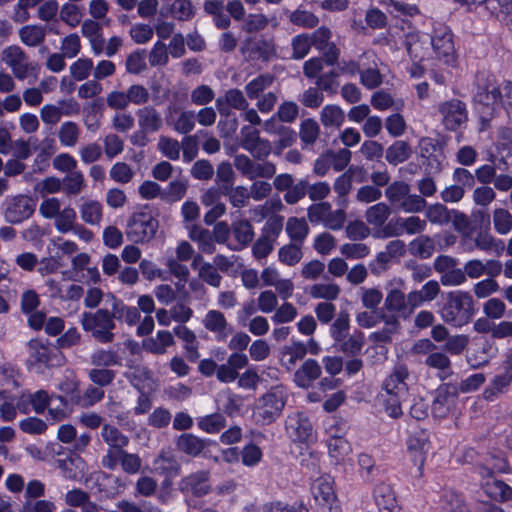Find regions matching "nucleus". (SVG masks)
Masks as SVG:
<instances>
[{"label": "nucleus", "mask_w": 512, "mask_h": 512, "mask_svg": "<svg viewBox=\"0 0 512 512\" xmlns=\"http://www.w3.org/2000/svg\"><path fill=\"white\" fill-rule=\"evenodd\" d=\"M439 313L445 323L454 327H463L474 317V299L467 291H450L446 294Z\"/></svg>", "instance_id": "1"}, {"label": "nucleus", "mask_w": 512, "mask_h": 512, "mask_svg": "<svg viewBox=\"0 0 512 512\" xmlns=\"http://www.w3.org/2000/svg\"><path fill=\"white\" fill-rule=\"evenodd\" d=\"M287 400L288 393L284 385L272 386L255 401L252 414L255 423L260 426L274 423L281 416Z\"/></svg>", "instance_id": "2"}, {"label": "nucleus", "mask_w": 512, "mask_h": 512, "mask_svg": "<svg viewBox=\"0 0 512 512\" xmlns=\"http://www.w3.org/2000/svg\"><path fill=\"white\" fill-rule=\"evenodd\" d=\"M159 222L148 205L134 211L126 225V236L135 244L150 242L156 235Z\"/></svg>", "instance_id": "3"}, {"label": "nucleus", "mask_w": 512, "mask_h": 512, "mask_svg": "<svg viewBox=\"0 0 512 512\" xmlns=\"http://www.w3.org/2000/svg\"><path fill=\"white\" fill-rule=\"evenodd\" d=\"M80 324L82 329L90 333L99 343L108 344L115 339L113 330L116 328V324L111 319L108 309L99 308L95 312H83L80 316Z\"/></svg>", "instance_id": "4"}, {"label": "nucleus", "mask_w": 512, "mask_h": 512, "mask_svg": "<svg viewBox=\"0 0 512 512\" xmlns=\"http://www.w3.org/2000/svg\"><path fill=\"white\" fill-rule=\"evenodd\" d=\"M29 357L27 366L29 370L43 373L46 368L59 367L64 362V355L60 350L44 343L39 339L28 342Z\"/></svg>", "instance_id": "5"}, {"label": "nucleus", "mask_w": 512, "mask_h": 512, "mask_svg": "<svg viewBox=\"0 0 512 512\" xmlns=\"http://www.w3.org/2000/svg\"><path fill=\"white\" fill-rule=\"evenodd\" d=\"M37 200L26 194L7 195L1 211L5 222L19 225L30 219L36 210Z\"/></svg>", "instance_id": "6"}, {"label": "nucleus", "mask_w": 512, "mask_h": 512, "mask_svg": "<svg viewBox=\"0 0 512 512\" xmlns=\"http://www.w3.org/2000/svg\"><path fill=\"white\" fill-rule=\"evenodd\" d=\"M333 484L334 481L328 474L320 475L312 484L311 491L317 512H342Z\"/></svg>", "instance_id": "7"}, {"label": "nucleus", "mask_w": 512, "mask_h": 512, "mask_svg": "<svg viewBox=\"0 0 512 512\" xmlns=\"http://www.w3.org/2000/svg\"><path fill=\"white\" fill-rule=\"evenodd\" d=\"M505 467V461H502L501 465L497 467H489L487 465L479 467V474L482 477L487 478V480L482 484V488L485 494L491 499L498 502H505L509 500L512 496V488L505 482L497 480L493 477L495 470L498 472H504Z\"/></svg>", "instance_id": "8"}, {"label": "nucleus", "mask_w": 512, "mask_h": 512, "mask_svg": "<svg viewBox=\"0 0 512 512\" xmlns=\"http://www.w3.org/2000/svg\"><path fill=\"white\" fill-rule=\"evenodd\" d=\"M436 57L445 64H452L455 61V47L451 30L443 24L434 26L428 41Z\"/></svg>", "instance_id": "9"}, {"label": "nucleus", "mask_w": 512, "mask_h": 512, "mask_svg": "<svg viewBox=\"0 0 512 512\" xmlns=\"http://www.w3.org/2000/svg\"><path fill=\"white\" fill-rule=\"evenodd\" d=\"M242 54L253 62H269L276 56V48L272 38L263 35L258 37H247L241 46Z\"/></svg>", "instance_id": "10"}, {"label": "nucleus", "mask_w": 512, "mask_h": 512, "mask_svg": "<svg viewBox=\"0 0 512 512\" xmlns=\"http://www.w3.org/2000/svg\"><path fill=\"white\" fill-rule=\"evenodd\" d=\"M474 100L481 113L482 120H489L495 108L503 101L501 89L493 82L487 81L484 85H479Z\"/></svg>", "instance_id": "11"}, {"label": "nucleus", "mask_w": 512, "mask_h": 512, "mask_svg": "<svg viewBox=\"0 0 512 512\" xmlns=\"http://www.w3.org/2000/svg\"><path fill=\"white\" fill-rule=\"evenodd\" d=\"M438 111L442 116V124L449 131H456L468 121L466 104L459 99H451L441 103Z\"/></svg>", "instance_id": "12"}, {"label": "nucleus", "mask_w": 512, "mask_h": 512, "mask_svg": "<svg viewBox=\"0 0 512 512\" xmlns=\"http://www.w3.org/2000/svg\"><path fill=\"white\" fill-rule=\"evenodd\" d=\"M179 490L184 495L202 498L211 492L210 472L199 470L184 476L179 482Z\"/></svg>", "instance_id": "13"}, {"label": "nucleus", "mask_w": 512, "mask_h": 512, "mask_svg": "<svg viewBox=\"0 0 512 512\" xmlns=\"http://www.w3.org/2000/svg\"><path fill=\"white\" fill-rule=\"evenodd\" d=\"M466 250L472 252L477 249L486 254L499 255L504 250V243L502 240L497 239L491 233L490 228L479 229L473 236L468 238L465 242Z\"/></svg>", "instance_id": "14"}, {"label": "nucleus", "mask_w": 512, "mask_h": 512, "mask_svg": "<svg viewBox=\"0 0 512 512\" xmlns=\"http://www.w3.org/2000/svg\"><path fill=\"white\" fill-rule=\"evenodd\" d=\"M376 54L372 51L364 52L358 59L357 70L361 83L368 89L378 87L383 77L377 68Z\"/></svg>", "instance_id": "15"}, {"label": "nucleus", "mask_w": 512, "mask_h": 512, "mask_svg": "<svg viewBox=\"0 0 512 512\" xmlns=\"http://www.w3.org/2000/svg\"><path fill=\"white\" fill-rule=\"evenodd\" d=\"M175 448L178 452L189 457H199L213 443L210 439L200 438L192 433H182L176 437Z\"/></svg>", "instance_id": "16"}, {"label": "nucleus", "mask_w": 512, "mask_h": 512, "mask_svg": "<svg viewBox=\"0 0 512 512\" xmlns=\"http://www.w3.org/2000/svg\"><path fill=\"white\" fill-rule=\"evenodd\" d=\"M322 367L317 360L308 358L294 372L293 382L302 389L313 387V383L320 378Z\"/></svg>", "instance_id": "17"}, {"label": "nucleus", "mask_w": 512, "mask_h": 512, "mask_svg": "<svg viewBox=\"0 0 512 512\" xmlns=\"http://www.w3.org/2000/svg\"><path fill=\"white\" fill-rule=\"evenodd\" d=\"M286 430L294 441L305 443L312 435V424L304 413L299 412L288 416Z\"/></svg>", "instance_id": "18"}, {"label": "nucleus", "mask_w": 512, "mask_h": 512, "mask_svg": "<svg viewBox=\"0 0 512 512\" xmlns=\"http://www.w3.org/2000/svg\"><path fill=\"white\" fill-rule=\"evenodd\" d=\"M248 105L243 92L237 88L227 90L223 96L218 97L215 101L219 114H226L231 109L243 111L248 108Z\"/></svg>", "instance_id": "19"}, {"label": "nucleus", "mask_w": 512, "mask_h": 512, "mask_svg": "<svg viewBox=\"0 0 512 512\" xmlns=\"http://www.w3.org/2000/svg\"><path fill=\"white\" fill-rule=\"evenodd\" d=\"M408 375V369L405 365H396L393 372L383 382L384 392L396 393L398 396H407L408 387L405 380L408 378Z\"/></svg>", "instance_id": "20"}, {"label": "nucleus", "mask_w": 512, "mask_h": 512, "mask_svg": "<svg viewBox=\"0 0 512 512\" xmlns=\"http://www.w3.org/2000/svg\"><path fill=\"white\" fill-rule=\"evenodd\" d=\"M373 494L375 503L382 512H400L394 490L390 484H378Z\"/></svg>", "instance_id": "21"}, {"label": "nucleus", "mask_w": 512, "mask_h": 512, "mask_svg": "<svg viewBox=\"0 0 512 512\" xmlns=\"http://www.w3.org/2000/svg\"><path fill=\"white\" fill-rule=\"evenodd\" d=\"M105 103L102 97L93 99L83 108V121L87 130L95 132L100 128V120L103 117Z\"/></svg>", "instance_id": "22"}, {"label": "nucleus", "mask_w": 512, "mask_h": 512, "mask_svg": "<svg viewBox=\"0 0 512 512\" xmlns=\"http://www.w3.org/2000/svg\"><path fill=\"white\" fill-rule=\"evenodd\" d=\"M349 322L348 314L345 316H339L330 328L331 336L335 342H342L340 345V350L347 354L352 353V336L348 340L344 341L350 328Z\"/></svg>", "instance_id": "23"}, {"label": "nucleus", "mask_w": 512, "mask_h": 512, "mask_svg": "<svg viewBox=\"0 0 512 512\" xmlns=\"http://www.w3.org/2000/svg\"><path fill=\"white\" fill-rule=\"evenodd\" d=\"M138 123L144 133H155L162 127L160 113L152 106H145L137 111Z\"/></svg>", "instance_id": "24"}, {"label": "nucleus", "mask_w": 512, "mask_h": 512, "mask_svg": "<svg viewBox=\"0 0 512 512\" xmlns=\"http://www.w3.org/2000/svg\"><path fill=\"white\" fill-rule=\"evenodd\" d=\"M384 307L387 311L396 313L398 317H410L406 295L398 288H393L387 293Z\"/></svg>", "instance_id": "25"}, {"label": "nucleus", "mask_w": 512, "mask_h": 512, "mask_svg": "<svg viewBox=\"0 0 512 512\" xmlns=\"http://www.w3.org/2000/svg\"><path fill=\"white\" fill-rule=\"evenodd\" d=\"M232 233L238 245L231 248L234 251H240L247 247L254 238V229L252 224L246 220H238L232 224Z\"/></svg>", "instance_id": "26"}, {"label": "nucleus", "mask_w": 512, "mask_h": 512, "mask_svg": "<svg viewBox=\"0 0 512 512\" xmlns=\"http://www.w3.org/2000/svg\"><path fill=\"white\" fill-rule=\"evenodd\" d=\"M429 41L428 34L411 33L406 37V50L413 61H422Z\"/></svg>", "instance_id": "27"}, {"label": "nucleus", "mask_w": 512, "mask_h": 512, "mask_svg": "<svg viewBox=\"0 0 512 512\" xmlns=\"http://www.w3.org/2000/svg\"><path fill=\"white\" fill-rule=\"evenodd\" d=\"M328 451L337 464L344 463L350 460L349 454L352 451V446L344 437L333 435L328 440Z\"/></svg>", "instance_id": "28"}, {"label": "nucleus", "mask_w": 512, "mask_h": 512, "mask_svg": "<svg viewBox=\"0 0 512 512\" xmlns=\"http://www.w3.org/2000/svg\"><path fill=\"white\" fill-rule=\"evenodd\" d=\"M308 353L306 345L301 341H293L291 345L285 346L281 350L282 365L290 370L297 361L303 360Z\"/></svg>", "instance_id": "29"}, {"label": "nucleus", "mask_w": 512, "mask_h": 512, "mask_svg": "<svg viewBox=\"0 0 512 512\" xmlns=\"http://www.w3.org/2000/svg\"><path fill=\"white\" fill-rule=\"evenodd\" d=\"M511 382L512 370H504L503 373L496 375L491 384L484 390V399L487 401H493L499 394L507 391Z\"/></svg>", "instance_id": "30"}, {"label": "nucleus", "mask_w": 512, "mask_h": 512, "mask_svg": "<svg viewBox=\"0 0 512 512\" xmlns=\"http://www.w3.org/2000/svg\"><path fill=\"white\" fill-rule=\"evenodd\" d=\"M412 153V147L408 142L397 140L387 148L385 158L389 164L396 166L407 161Z\"/></svg>", "instance_id": "31"}, {"label": "nucleus", "mask_w": 512, "mask_h": 512, "mask_svg": "<svg viewBox=\"0 0 512 512\" xmlns=\"http://www.w3.org/2000/svg\"><path fill=\"white\" fill-rule=\"evenodd\" d=\"M442 512H470L464 498L453 490H444L439 501Z\"/></svg>", "instance_id": "32"}, {"label": "nucleus", "mask_w": 512, "mask_h": 512, "mask_svg": "<svg viewBox=\"0 0 512 512\" xmlns=\"http://www.w3.org/2000/svg\"><path fill=\"white\" fill-rule=\"evenodd\" d=\"M101 435L103 440L113 449L116 453L123 450L129 444V438L117 427L109 424H104L102 427Z\"/></svg>", "instance_id": "33"}, {"label": "nucleus", "mask_w": 512, "mask_h": 512, "mask_svg": "<svg viewBox=\"0 0 512 512\" xmlns=\"http://www.w3.org/2000/svg\"><path fill=\"white\" fill-rule=\"evenodd\" d=\"M19 37L24 45L36 47L44 42L46 31L41 25H25L20 28Z\"/></svg>", "instance_id": "34"}, {"label": "nucleus", "mask_w": 512, "mask_h": 512, "mask_svg": "<svg viewBox=\"0 0 512 512\" xmlns=\"http://www.w3.org/2000/svg\"><path fill=\"white\" fill-rule=\"evenodd\" d=\"M409 193L410 186L404 181H395L385 190L386 198L391 206L397 210L401 207L402 202L405 201Z\"/></svg>", "instance_id": "35"}, {"label": "nucleus", "mask_w": 512, "mask_h": 512, "mask_svg": "<svg viewBox=\"0 0 512 512\" xmlns=\"http://www.w3.org/2000/svg\"><path fill=\"white\" fill-rule=\"evenodd\" d=\"M434 251L435 242L431 237L427 235L419 236L409 243L410 254L421 259L430 258Z\"/></svg>", "instance_id": "36"}, {"label": "nucleus", "mask_w": 512, "mask_h": 512, "mask_svg": "<svg viewBox=\"0 0 512 512\" xmlns=\"http://www.w3.org/2000/svg\"><path fill=\"white\" fill-rule=\"evenodd\" d=\"M58 404L53 407H48L47 420L52 423L61 422L66 419L72 412V405L64 396L54 394V400Z\"/></svg>", "instance_id": "37"}, {"label": "nucleus", "mask_w": 512, "mask_h": 512, "mask_svg": "<svg viewBox=\"0 0 512 512\" xmlns=\"http://www.w3.org/2000/svg\"><path fill=\"white\" fill-rule=\"evenodd\" d=\"M274 81V76L270 73H263L249 81L245 86V91L249 99H258L260 94L269 88Z\"/></svg>", "instance_id": "38"}, {"label": "nucleus", "mask_w": 512, "mask_h": 512, "mask_svg": "<svg viewBox=\"0 0 512 512\" xmlns=\"http://www.w3.org/2000/svg\"><path fill=\"white\" fill-rule=\"evenodd\" d=\"M197 426L200 430L209 433H219L226 426V419L220 413H212L197 419Z\"/></svg>", "instance_id": "39"}, {"label": "nucleus", "mask_w": 512, "mask_h": 512, "mask_svg": "<svg viewBox=\"0 0 512 512\" xmlns=\"http://www.w3.org/2000/svg\"><path fill=\"white\" fill-rule=\"evenodd\" d=\"M425 364L439 371L441 379H445L451 374V361L449 357L442 352L433 351L425 359Z\"/></svg>", "instance_id": "40"}, {"label": "nucleus", "mask_w": 512, "mask_h": 512, "mask_svg": "<svg viewBox=\"0 0 512 512\" xmlns=\"http://www.w3.org/2000/svg\"><path fill=\"white\" fill-rule=\"evenodd\" d=\"M494 230L499 235H507L512 231V214L505 208H496L492 213Z\"/></svg>", "instance_id": "41"}, {"label": "nucleus", "mask_w": 512, "mask_h": 512, "mask_svg": "<svg viewBox=\"0 0 512 512\" xmlns=\"http://www.w3.org/2000/svg\"><path fill=\"white\" fill-rule=\"evenodd\" d=\"M286 232L292 241L302 244L309 233V227L304 218L290 217L286 223Z\"/></svg>", "instance_id": "42"}, {"label": "nucleus", "mask_w": 512, "mask_h": 512, "mask_svg": "<svg viewBox=\"0 0 512 512\" xmlns=\"http://www.w3.org/2000/svg\"><path fill=\"white\" fill-rule=\"evenodd\" d=\"M425 216L429 222L437 225H447L451 220V210L445 205L436 203L429 205L425 210Z\"/></svg>", "instance_id": "43"}, {"label": "nucleus", "mask_w": 512, "mask_h": 512, "mask_svg": "<svg viewBox=\"0 0 512 512\" xmlns=\"http://www.w3.org/2000/svg\"><path fill=\"white\" fill-rule=\"evenodd\" d=\"M289 21L295 26L312 29L318 25L319 18L313 12L299 7L290 13Z\"/></svg>", "instance_id": "44"}, {"label": "nucleus", "mask_w": 512, "mask_h": 512, "mask_svg": "<svg viewBox=\"0 0 512 512\" xmlns=\"http://www.w3.org/2000/svg\"><path fill=\"white\" fill-rule=\"evenodd\" d=\"M76 217V211L70 206L60 210L54 221L56 230L63 234L70 232L76 225Z\"/></svg>", "instance_id": "45"}, {"label": "nucleus", "mask_w": 512, "mask_h": 512, "mask_svg": "<svg viewBox=\"0 0 512 512\" xmlns=\"http://www.w3.org/2000/svg\"><path fill=\"white\" fill-rule=\"evenodd\" d=\"M235 174L232 165L228 161L221 162L216 171V183L222 187L223 193L230 191V186L234 185Z\"/></svg>", "instance_id": "46"}, {"label": "nucleus", "mask_w": 512, "mask_h": 512, "mask_svg": "<svg viewBox=\"0 0 512 512\" xmlns=\"http://www.w3.org/2000/svg\"><path fill=\"white\" fill-rule=\"evenodd\" d=\"M321 122L325 127L339 128L344 122V113L336 105H326L321 112Z\"/></svg>", "instance_id": "47"}, {"label": "nucleus", "mask_w": 512, "mask_h": 512, "mask_svg": "<svg viewBox=\"0 0 512 512\" xmlns=\"http://www.w3.org/2000/svg\"><path fill=\"white\" fill-rule=\"evenodd\" d=\"M331 215V205L328 202L321 201L308 207V219L312 224L323 223L326 225L328 217Z\"/></svg>", "instance_id": "48"}, {"label": "nucleus", "mask_w": 512, "mask_h": 512, "mask_svg": "<svg viewBox=\"0 0 512 512\" xmlns=\"http://www.w3.org/2000/svg\"><path fill=\"white\" fill-rule=\"evenodd\" d=\"M91 362L98 367L121 365V358L116 351L98 349L91 355Z\"/></svg>", "instance_id": "49"}, {"label": "nucleus", "mask_w": 512, "mask_h": 512, "mask_svg": "<svg viewBox=\"0 0 512 512\" xmlns=\"http://www.w3.org/2000/svg\"><path fill=\"white\" fill-rule=\"evenodd\" d=\"M172 16L178 21H189L195 15L191 0H174L170 7Z\"/></svg>", "instance_id": "50"}, {"label": "nucleus", "mask_w": 512, "mask_h": 512, "mask_svg": "<svg viewBox=\"0 0 512 512\" xmlns=\"http://www.w3.org/2000/svg\"><path fill=\"white\" fill-rule=\"evenodd\" d=\"M81 218L90 225L99 224L102 218V205L98 201H88L81 206Z\"/></svg>", "instance_id": "51"}, {"label": "nucleus", "mask_w": 512, "mask_h": 512, "mask_svg": "<svg viewBox=\"0 0 512 512\" xmlns=\"http://www.w3.org/2000/svg\"><path fill=\"white\" fill-rule=\"evenodd\" d=\"M309 34L302 33L293 37L291 42L292 58L296 60L303 59L308 55L312 47Z\"/></svg>", "instance_id": "52"}, {"label": "nucleus", "mask_w": 512, "mask_h": 512, "mask_svg": "<svg viewBox=\"0 0 512 512\" xmlns=\"http://www.w3.org/2000/svg\"><path fill=\"white\" fill-rule=\"evenodd\" d=\"M54 400V394L49 395L46 390L40 389L28 395V402L36 414H43L48 410L51 401Z\"/></svg>", "instance_id": "53"}, {"label": "nucleus", "mask_w": 512, "mask_h": 512, "mask_svg": "<svg viewBox=\"0 0 512 512\" xmlns=\"http://www.w3.org/2000/svg\"><path fill=\"white\" fill-rule=\"evenodd\" d=\"M62 189L67 195H77L83 188L84 177L82 172L74 171L64 176Z\"/></svg>", "instance_id": "54"}, {"label": "nucleus", "mask_w": 512, "mask_h": 512, "mask_svg": "<svg viewBox=\"0 0 512 512\" xmlns=\"http://www.w3.org/2000/svg\"><path fill=\"white\" fill-rule=\"evenodd\" d=\"M407 396H398L396 393L382 394L383 406L387 414L392 418H398L402 415L401 404Z\"/></svg>", "instance_id": "55"}, {"label": "nucleus", "mask_w": 512, "mask_h": 512, "mask_svg": "<svg viewBox=\"0 0 512 512\" xmlns=\"http://www.w3.org/2000/svg\"><path fill=\"white\" fill-rule=\"evenodd\" d=\"M79 129L75 122H64L59 130L60 143L65 147H72L77 143Z\"/></svg>", "instance_id": "56"}, {"label": "nucleus", "mask_w": 512, "mask_h": 512, "mask_svg": "<svg viewBox=\"0 0 512 512\" xmlns=\"http://www.w3.org/2000/svg\"><path fill=\"white\" fill-rule=\"evenodd\" d=\"M59 390L72 405L82 404V395L79 388V383L73 380H65L59 384Z\"/></svg>", "instance_id": "57"}, {"label": "nucleus", "mask_w": 512, "mask_h": 512, "mask_svg": "<svg viewBox=\"0 0 512 512\" xmlns=\"http://www.w3.org/2000/svg\"><path fill=\"white\" fill-rule=\"evenodd\" d=\"M279 261L288 266L296 265L302 258L300 245L287 244L278 251Z\"/></svg>", "instance_id": "58"}, {"label": "nucleus", "mask_w": 512, "mask_h": 512, "mask_svg": "<svg viewBox=\"0 0 512 512\" xmlns=\"http://www.w3.org/2000/svg\"><path fill=\"white\" fill-rule=\"evenodd\" d=\"M8 64L13 69V72L18 79H24L27 74V67H23L22 71H19L18 65L25 58V53L18 46H10L7 49Z\"/></svg>", "instance_id": "59"}, {"label": "nucleus", "mask_w": 512, "mask_h": 512, "mask_svg": "<svg viewBox=\"0 0 512 512\" xmlns=\"http://www.w3.org/2000/svg\"><path fill=\"white\" fill-rule=\"evenodd\" d=\"M203 324L210 332L226 330L228 325L224 314L218 310H209L203 320Z\"/></svg>", "instance_id": "60"}, {"label": "nucleus", "mask_w": 512, "mask_h": 512, "mask_svg": "<svg viewBox=\"0 0 512 512\" xmlns=\"http://www.w3.org/2000/svg\"><path fill=\"white\" fill-rule=\"evenodd\" d=\"M340 289L336 284H314L310 289V295L314 299L335 300Z\"/></svg>", "instance_id": "61"}, {"label": "nucleus", "mask_w": 512, "mask_h": 512, "mask_svg": "<svg viewBox=\"0 0 512 512\" xmlns=\"http://www.w3.org/2000/svg\"><path fill=\"white\" fill-rule=\"evenodd\" d=\"M390 215V208L385 203L371 206L366 212V219L370 224L380 226Z\"/></svg>", "instance_id": "62"}, {"label": "nucleus", "mask_w": 512, "mask_h": 512, "mask_svg": "<svg viewBox=\"0 0 512 512\" xmlns=\"http://www.w3.org/2000/svg\"><path fill=\"white\" fill-rule=\"evenodd\" d=\"M19 428L27 434L41 435L47 430V424L41 418L30 416L20 421Z\"/></svg>", "instance_id": "63"}, {"label": "nucleus", "mask_w": 512, "mask_h": 512, "mask_svg": "<svg viewBox=\"0 0 512 512\" xmlns=\"http://www.w3.org/2000/svg\"><path fill=\"white\" fill-rule=\"evenodd\" d=\"M311 38L312 46L318 51H324L326 47L331 43L332 32L330 28L326 26H320L309 34Z\"/></svg>", "instance_id": "64"}]
</instances>
